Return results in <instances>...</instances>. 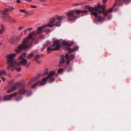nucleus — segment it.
<instances>
[{"instance_id":"nucleus-41","label":"nucleus","mask_w":131,"mask_h":131,"mask_svg":"<svg viewBox=\"0 0 131 131\" xmlns=\"http://www.w3.org/2000/svg\"><path fill=\"white\" fill-rule=\"evenodd\" d=\"M131 2V0H125L124 3L128 4L129 3Z\"/></svg>"},{"instance_id":"nucleus-6","label":"nucleus","mask_w":131,"mask_h":131,"mask_svg":"<svg viewBox=\"0 0 131 131\" xmlns=\"http://www.w3.org/2000/svg\"><path fill=\"white\" fill-rule=\"evenodd\" d=\"M54 26V25L53 24H48L39 27L37 28V31H36L33 32L34 34V35H35L36 34H39L42 32L43 31V29L47 27H52Z\"/></svg>"},{"instance_id":"nucleus-49","label":"nucleus","mask_w":131,"mask_h":131,"mask_svg":"<svg viewBox=\"0 0 131 131\" xmlns=\"http://www.w3.org/2000/svg\"><path fill=\"white\" fill-rule=\"evenodd\" d=\"M36 61V62L38 64H39L40 63V62L38 60H35Z\"/></svg>"},{"instance_id":"nucleus-40","label":"nucleus","mask_w":131,"mask_h":131,"mask_svg":"<svg viewBox=\"0 0 131 131\" xmlns=\"http://www.w3.org/2000/svg\"><path fill=\"white\" fill-rule=\"evenodd\" d=\"M113 7L111 8L108 9V10H107L108 14L107 15V16L109 14L108 13H111L113 11Z\"/></svg>"},{"instance_id":"nucleus-60","label":"nucleus","mask_w":131,"mask_h":131,"mask_svg":"<svg viewBox=\"0 0 131 131\" xmlns=\"http://www.w3.org/2000/svg\"><path fill=\"white\" fill-rule=\"evenodd\" d=\"M24 31L25 32V34H26L27 31L26 30H24Z\"/></svg>"},{"instance_id":"nucleus-44","label":"nucleus","mask_w":131,"mask_h":131,"mask_svg":"<svg viewBox=\"0 0 131 131\" xmlns=\"http://www.w3.org/2000/svg\"><path fill=\"white\" fill-rule=\"evenodd\" d=\"M93 10L95 11H98L99 9L97 7H95L93 8Z\"/></svg>"},{"instance_id":"nucleus-14","label":"nucleus","mask_w":131,"mask_h":131,"mask_svg":"<svg viewBox=\"0 0 131 131\" xmlns=\"http://www.w3.org/2000/svg\"><path fill=\"white\" fill-rule=\"evenodd\" d=\"M20 60V61H19L18 63H19V65L18 66H19L20 64L24 66H25L27 64V60L26 59H22Z\"/></svg>"},{"instance_id":"nucleus-18","label":"nucleus","mask_w":131,"mask_h":131,"mask_svg":"<svg viewBox=\"0 0 131 131\" xmlns=\"http://www.w3.org/2000/svg\"><path fill=\"white\" fill-rule=\"evenodd\" d=\"M56 72L54 71H51L49 72V74L48 76L46 77L47 78L49 79L51 77L53 76L55 74Z\"/></svg>"},{"instance_id":"nucleus-1","label":"nucleus","mask_w":131,"mask_h":131,"mask_svg":"<svg viewBox=\"0 0 131 131\" xmlns=\"http://www.w3.org/2000/svg\"><path fill=\"white\" fill-rule=\"evenodd\" d=\"M25 84L24 82L22 81L17 82L12 86V90H7V92L8 93L10 92L21 87L19 91V93L20 94L24 95L27 92V90L25 89Z\"/></svg>"},{"instance_id":"nucleus-55","label":"nucleus","mask_w":131,"mask_h":131,"mask_svg":"<svg viewBox=\"0 0 131 131\" xmlns=\"http://www.w3.org/2000/svg\"><path fill=\"white\" fill-rule=\"evenodd\" d=\"M24 28V27H20L19 29V30H20L21 29H22Z\"/></svg>"},{"instance_id":"nucleus-9","label":"nucleus","mask_w":131,"mask_h":131,"mask_svg":"<svg viewBox=\"0 0 131 131\" xmlns=\"http://www.w3.org/2000/svg\"><path fill=\"white\" fill-rule=\"evenodd\" d=\"M14 9L13 7H10V8H7L5 10H1L0 12L2 14V15H8L9 14L8 12L9 11H12V10Z\"/></svg>"},{"instance_id":"nucleus-20","label":"nucleus","mask_w":131,"mask_h":131,"mask_svg":"<svg viewBox=\"0 0 131 131\" xmlns=\"http://www.w3.org/2000/svg\"><path fill=\"white\" fill-rule=\"evenodd\" d=\"M1 29H0V35L2 34L4 31L5 30V28L3 25H1Z\"/></svg>"},{"instance_id":"nucleus-51","label":"nucleus","mask_w":131,"mask_h":131,"mask_svg":"<svg viewBox=\"0 0 131 131\" xmlns=\"http://www.w3.org/2000/svg\"><path fill=\"white\" fill-rule=\"evenodd\" d=\"M89 7H90L89 6H85L84 8L85 9H88V8H89Z\"/></svg>"},{"instance_id":"nucleus-12","label":"nucleus","mask_w":131,"mask_h":131,"mask_svg":"<svg viewBox=\"0 0 131 131\" xmlns=\"http://www.w3.org/2000/svg\"><path fill=\"white\" fill-rule=\"evenodd\" d=\"M75 57V56L73 54H71L69 55L68 53H66L65 55V58L67 59H68L70 61L73 60Z\"/></svg>"},{"instance_id":"nucleus-48","label":"nucleus","mask_w":131,"mask_h":131,"mask_svg":"<svg viewBox=\"0 0 131 131\" xmlns=\"http://www.w3.org/2000/svg\"><path fill=\"white\" fill-rule=\"evenodd\" d=\"M1 77L3 81L4 82L5 81L6 79L5 78L2 77V76H1Z\"/></svg>"},{"instance_id":"nucleus-43","label":"nucleus","mask_w":131,"mask_h":131,"mask_svg":"<svg viewBox=\"0 0 131 131\" xmlns=\"http://www.w3.org/2000/svg\"><path fill=\"white\" fill-rule=\"evenodd\" d=\"M62 70L63 69H62L60 68L58 70L57 72L58 73H60L62 72Z\"/></svg>"},{"instance_id":"nucleus-47","label":"nucleus","mask_w":131,"mask_h":131,"mask_svg":"<svg viewBox=\"0 0 131 131\" xmlns=\"http://www.w3.org/2000/svg\"><path fill=\"white\" fill-rule=\"evenodd\" d=\"M112 15H110L108 16L107 17V19L108 20H110L112 18Z\"/></svg>"},{"instance_id":"nucleus-45","label":"nucleus","mask_w":131,"mask_h":131,"mask_svg":"<svg viewBox=\"0 0 131 131\" xmlns=\"http://www.w3.org/2000/svg\"><path fill=\"white\" fill-rule=\"evenodd\" d=\"M21 69V68L20 67H19L18 68H16V70L17 71H18V72L20 71Z\"/></svg>"},{"instance_id":"nucleus-53","label":"nucleus","mask_w":131,"mask_h":131,"mask_svg":"<svg viewBox=\"0 0 131 131\" xmlns=\"http://www.w3.org/2000/svg\"><path fill=\"white\" fill-rule=\"evenodd\" d=\"M70 63V61L69 60H67L66 61L67 64L68 65Z\"/></svg>"},{"instance_id":"nucleus-4","label":"nucleus","mask_w":131,"mask_h":131,"mask_svg":"<svg viewBox=\"0 0 131 131\" xmlns=\"http://www.w3.org/2000/svg\"><path fill=\"white\" fill-rule=\"evenodd\" d=\"M59 42V40H55L52 45L48 47L47 50L48 51V53H49L52 51L59 50L61 47Z\"/></svg>"},{"instance_id":"nucleus-54","label":"nucleus","mask_w":131,"mask_h":131,"mask_svg":"<svg viewBox=\"0 0 131 131\" xmlns=\"http://www.w3.org/2000/svg\"><path fill=\"white\" fill-rule=\"evenodd\" d=\"M21 1L20 0H17L16 1L17 3H19L21 2Z\"/></svg>"},{"instance_id":"nucleus-3","label":"nucleus","mask_w":131,"mask_h":131,"mask_svg":"<svg viewBox=\"0 0 131 131\" xmlns=\"http://www.w3.org/2000/svg\"><path fill=\"white\" fill-rule=\"evenodd\" d=\"M16 56L15 53L7 55L6 56V58L7 59V63L8 65L10 64L7 68L8 70L10 69L11 67H15L19 65V64L18 62L13 61L14 58Z\"/></svg>"},{"instance_id":"nucleus-24","label":"nucleus","mask_w":131,"mask_h":131,"mask_svg":"<svg viewBox=\"0 0 131 131\" xmlns=\"http://www.w3.org/2000/svg\"><path fill=\"white\" fill-rule=\"evenodd\" d=\"M97 6L98 9H99L98 12L99 14H100L101 13V9L102 8V6L100 4H97Z\"/></svg>"},{"instance_id":"nucleus-2","label":"nucleus","mask_w":131,"mask_h":131,"mask_svg":"<svg viewBox=\"0 0 131 131\" xmlns=\"http://www.w3.org/2000/svg\"><path fill=\"white\" fill-rule=\"evenodd\" d=\"M34 34V32L30 33L27 37L24 38L22 41L23 43L20 44L16 49V52L19 53L23 49H27L28 48V46L26 44L28 42L30 39L32 38Z\"/></svg>"},{"instance_id":"nucleus-50","label":"nucleus","mask_w":131,"mask_h":131,"mask_svg":"<svg viewBox=\"0 0 131 131\" xmlns=\"http://www.w3.org/2000/svg\"><path fill=\"white\" fill-rule=\"evenodd\" d=\"M45 31L47 32L48 33H49L51 32V31L49 29H46Z\"/></svg>"},{"instance_id":"nucleus-17","label":"nucleus","mask_w":131,"mask_h":131,"mask_svg":"<svg viewBox=\"0 0 131 131\" xmlns=\"http://www.w3.org/2000/svg\"><path fill=\"white\" fill-rule=\"evenodd\" d=\"M88 11L87 10H77L75 11V13L78 14L80 13H88Z\"/></svg>"},{"instance_id":"nucleus-34","label":"nucleus","mask_w":131,"mask_h":131,"mask_svg":"<svg viewBox=\"0 0 131 131\" xmlns=\"http://www.w3.org/2000/svg\"><path fill=\"white\" fill-rule=\"evenodd\" d=\"M20 11L21 12L26 13L27 15H28L30 13V11H26L24 9H21Z\"/></svg>"},{"instance_id":"nucleus-28","label":"nucleus","mask_w":131,"mask_h":131,"mask_svg":"<svg viewBox=\"0 0 131 131\" xmlns=\"http://www.w3.org/2000/svg\"><path fill=\"white\" fill-rule=\"evenodd\" d=\"M65 60L64 58H62L61 59V61L59 63V64L58 65V66L59 67H60V64H63L65 61Z\"/></svg>"},{"instance_id":"nucleus-33","label":"nucleus","mask_w":131,"mask_h":131,"mask_svg":"<svg viewBox=\"0 0 131 131\" xmlns=\"http://www.w3.org/2000/svg\"><path fill=\"white\" fill-rule=\"evenodd\" d=\"M66 69L67 71L69 72L71 71L72 69V67L71 66H69L68 67H66Z\"/></svg>"},{"instance_id":"nucleus-7","label":"nucleus","mask_w":131,"mask_h":131,"mask_svg":"<svg viewBox=\"0 0 131 131\" xmlns=\"http://www.w3.org/2000/svg\"><path fill=\"white\" fill-rule=\"evenodd\" d=\"M6 15H2V16L3 17V19L9 23H15L16 21L14 19H13L10 16H8L7 17H5Z\"/></svg>"},{"instance_id":"nucleus-35","label":"nucleus","mask_w":131,"mask_h":131,"mask_svg":"<svg viewBox=\"0 0 131 131\" xmlns=\"http://www.w3.org/2000/svg\"><path fill=\"white\" fill-rule=\"evenodd\" d=\"M55 21V19L53 18H51L49 20V22L50 24H53L54 23Z\"/></svg>"},{"instance_id":"nucleus-36","label":"nucleus","mask_w":131,"mask_h":131,"mask_svg":"<svg viewBox=\"0 0 131 131\" xmlns=\"http://www.w3.org/2000/svg\"><path fill=\"white\" fill-rule=\"evenodd\" d=\"M32 92L31 91H27V93H26L27 96H29L30 95L32 94Z\"/></svg>"},{"instance_id":"nucleus-19","label":"nucleus","mask_w":131,"mask_h":131,"mask_svg":"<svg viewBox=\"0 0 131 131\" xmlns=\"http://www.w3.org/2000/svg\"><path fill=\"white\" fill-rule=\"evenodd\" d=\"M105 16L102 17L100 15L99 16L97 17V20L99 21L102 22L104 21L105 19Z\"/></svg>"},{"instance_id":"nucleus-8","label":"nucleus","mask_w":131,"mask_h":131,"mask_svg":"<svg viewBox=\"0 0 131 131\" xmlns=\"http://www.w3.org/2000/svg\"><path fill=\"white\" fill-rule=\"evenodd\" d=\"M17 94L16 93H13L10 95H6L4 96L2 100L4 101H6L10 100L12 98L16 96Z\"/></svg>"},{"instance_id":"nucleus-23","label":"nucleus","mask_w":131,"mask_h":131,"mask_svg":"<svg viewBox=\"0 0 131 131\" xmlns=\"http://www.w3.org/2000/svg\"><path fill=\"white\" fill-rule=\"evenodd\" d=\"M62 44L63 46H71V45H70L69 43L65 41H63L62 42Z\"/></svg>"},{"instance_id":"nucleus-62","label":"nucleus","mask_w":131,"mask_h":131,"mask_svg":"<svg viewBox=\"0 0 131 131\" xmlns=\"http://www.w3.org/2000/svg\"><path fill=\"white\" fill-rule=\"evenodd\" d=\"M11 70L12 71H13L14 70V69L13 68L11 69Z\"/></svg>"},{"instance_id":"nucleus-64","label":"nucleus","mask_w":131,"mask_h":131,"mask_svg":"<svg viewBox=\"0 0 131 131\" xmlns=\"http://www.w3.org/2000/svg\"><path fill=\"white\" fill-rule=\"evenodd\" d=\"M39 1H44L45 0H39Z\"/></svg>"},{"instance_id":"nucleus-42","label":"nucleus","mask_w":131,"mask_h":131,"mask_svg":"<svg viewBox=\"0 0 131 131\" xmlns=\"http://www.w3.org/2000/svg\"><path fill=\"white\" fill-rule=\"evenodd\" d=\"M88 10L90 12H93V8L92 7H89V8H88Z\"/></svg>"},{"instance_id":"nucleus-26","label":"nucleus","mask_w":131,"mask_h":131,"mask_svg":"<svg viewBox=\"0 0 131 131\" xmlns=\"http://www.w3.org/2000/svg\"><path fill=\"white\" fill-rule=\"evenodd\" d=\"M65 17V16H61L57 17V19L58 20H62L64 19Z\"/></svg>"},{"instance_id":"nucleus-22","label":"nucleus","mask_w":131,"mask_h":131,"mask_svg":"<svg viewBox=\"0 0 131 131\" xmlns=\"http://www.w3.org/2000/svg\"><path fill=\"white\" fill-rule=\"evenodd\" d=\"M6 71L4 70L0 71V76H2V75H6Z\"/></svg>"},{"instance_id":"nucleus-32","label":"nucleus","mask_w":131,"mask_h":131,"mask_svg":"<svg viewBox=\"0 0 131 131\" xmlns=\"http://www.w3.org/2000/svg\"><path fill=\"white\" fill-rule=\"evenodd\" d=\"M49 80V82L52 83L55 80V78L54 77H52L50 78Z\"/></svg>"},{"instance_id":"nucleus-21","label":"nucleus","mask_w":131,"mask_h":131,"mask_svg":"<svg viewBox=\"0 0 131 131\" xmlns=\"http://www.w3.org/2000/svg\"><path fill=\"white\" fill-rule=\"evenodd\" d=\"M48 69L47 68H46V69L45 70L44 73H43L41 74V75H39L40 76H40L41 75L42 77L44 76H45L46 75H47L48 73Z\"/></svg>"},{"instance_id":"nucleus-29","label":"nucleus","mask_w":131,"mask_h":131,"mask_svg":"<svg viewBox=\"0 0 131 131\" xmlns=\"http://www.w3.org/2000/svg\"><path fill=\"white\" fill-rule=\"evenodd\" d=\"M50 43V42L49 41H46L44 45V47H46L49 45Z\"/></svg>"},{"instance_id":"nucleus-16","label":"nucleus","mask_w":131,"mask_h":131,"mask_svg":"<svg viewBox=\"0 0 131 131\" xmlns=\"http://www.w3.org/2000/svg\"><path fill=\"white\" fill-rule=\"evenodd\" d=\"M48 79L47 77L43 78L41 80V81L40 83V85H45L47 82V81Z\"/></svg>"},{"instance_id":"nucleus-38","label":"nucleus","mask_w":131,"mask_h":131,"mask_svg":"<svg viewBox=\"0 0 131 131\" xmlns=\"http://www.w3.org/2000/svg\"><path fill=\"white\" fill-rule=\"evenodd\" d=\"M41 58V56L40 55L38 54L36 55L34 58L35 60H38L40 58Z\"/></svg>"},{"instance_id":"nucleus-27","label":"nucleus","mask_w":131,"mask_h":131,"mask_svg":"<svg viewBox=\"0 0 131 131\" xmlns=\"http://www.w3.org/2000/svg\"><path fill=\"white\" fill-rule=\"evenodd\" d=\"M91 15H93L96 18L98 16L97 13L95 12H92L91 13Z\"/></svg>"},{"instance_id":"nucleus-57","label":"nucleus","mask_w":131,"mask_h":131,"mask_svg":"<svg viewBox=\"0 0 131 131\" xmlns=\"http://www.w3.org/2000/svg\"><path fill=\"white\" fill-rule=\"evenodd\" d=\"M102 2L103 4H105L106 3V2L105 1V0H102Z\"/></svg>"},{"instance_id":"nucleus-46","label":"nucleus","mask_w":131,"mask_h":131,"mask_svg":"<svg viewBox=\"0 0 131 131\" xmlns=\"http://www.w3.org/2000/svg\"><path fill=\"white\" fill-rule=\"evenodd\" d=\"M44 37V35L43 34H41L39 35V38L41 39L43 38Z\"/></svg>"},{"instance_id":"nucleus-59","label":"nucleus","mask_w":131,"mask_h":131,"mask_svg":"<svg viewBox=\"0 0 131 131\" xmlns=\"http://www.w3.org/2000/svg\"><path fill=\"white\" fill-rule=\"evenodd\" d=\"M30 14H31V12H30ZM34 13V11H31V14H33Z\"/></svg>"},{"instance_id":"nucleus-58","label":"nucleus","mask_w":131,"mask_h":131,"mask_svg":"<svg viewBox=\"0 0 131 131\" xmlns=\"http://www.w3.org/2000/svg\"><path fill=\"white\" fill-rule=\"evenodd\" d=\"M7 76L9 77H11V75L10 74H7Z\"/></svg>"},{"instance_id":"nucleus-5","label":"nucleus","mask_w":131,"mask_h":131,"mask_svg":"<svg viewBox=\"0 0 131 131\" xmlns=\"http://www.w3.org/2000/svg\"><path fill=\"white\" fill-rule=\"evenodd\" d=\"M67 15L68 17L67 19L69 21H72L76 19L77 18L80 17V16L75 13V11L72 10L67 13Z\"/></svg>"},{"instance_id":"nucleus-56","label":"nucleus","mask_w":131,"mask_h":131,"mask_svg":"<svg viewBox=\"0 0 131 131\" xmlns=\"http://www.w3.org/2000/svg\"><path fill=\"white\" fill-rule=\"evenodd\" d=\"M31 7L32 8H36L37 7L36 6H31Z\"/></svg>"},{"instance_id":"nucleus-30","label":"nucleus","mask_w":131,"mask_h":131,"mask_svg":"<svg viewBox=\"0 0 131 131\" xmlns=\"http://www.w3.org/2000/svg\"><path fill=\"white\" fill-rule=\"evenodd\" d=\"M22 98V97L20 96H19L16 97H15V100L17 101H19Z\"/></svg>"},{"instance_id":"nucleus-37","label":"nucleus","mask_w":131,"mask_h":131,"mask_svg":"<svg viewBox=\"0 0 131 131\" xmlns=\"http://www.w3.org/2000/svg\"><path fill=\"white\" fill-rule=\"evenodd\" d=\"M61 24V22L60 21H58L56 22L55 24V25L57 27H59Z\"/></svg>"},{"instance_id":"nucleus-10","label":"nucleus","mask_w":131,"mask_h":131,"mask_svg":"<svg viewBox=\"0 0 131 131\" xmlns=\"http://www.w3.org/2000/svg\"><path fill=\"white\" fill-rule=\"evenodd\" d=\"M125 0H116L115 2V4L113 6V7H114L116 5L120 6L124 3Z\"/></svg>"},{"instance_id":"nucleus-15","label":"nucleus","mask_w":131,"mask_h":131,"mask_svg":"<svg viewBox=\"0 0 131 131\" xmlns=\"http://www.w3.org/2000/svg\"><path fill=\"white\" fill-rule=\"evenodd\" d=\"M39 75H37L32 78L28 82V84L30 85L32 83L33 81H35L37 80L40 77Z\"/></svg>"},{"instance_id":"nucleus-63","label":"nucleus","mask_w":131,"mask_h":131,"mask_svg":"<svg viewBox=\"0 0 131 131\" xmlns=\"http://www.w3.org/2000/svg\"><path fill=\"white\" fill-rule=\"evenodd\" d=\"M81 16H84V15L83 14H81Z\"/></svg>"},{"instance_id":"nucleus-61","label":"nucleus","mask_w":131,"mask_h":131,"mask_svg":"<svg viewBox=\"0 0 131 131\" xmlns=\"http://www.w3.org/2000/svg\"><path fill=\"white\" fill-rule=\"evenodd\" d=\"M28 2H30L31 0H26Z\"/></svg>"},{"instance_id":"nucleus-31","label":"nucleus","mask_w":131,"mask_h":131,"mask_svg":"<svg viewBox=\"0 0 131 131\" xmlns=\"http://www.w3.org/2000/svg\"><path fill=\"white\" fill-rule=\"evenodd\" d=\"M34 56V54L33 53H30L27 57L28 59H29L33 57Z\"/></svg>"},{"instance_id":"nucleus-39","label":"nucleus","mask_w":131,"mask_h":131,"mask_svg":"<svg viewBox=\"0 0 131 131\" xmlns=\"http://www.w3.org/2000/svg\"><path fill=\"white\" fill-rule=\"evenodd\" d=\"M39 82H37L35 84H33L32 86V88H35L37 85L39 84Z\"/></svg>"},{"instance_id":"nucleus-13","label":"nucleus","mask_w":131,"mask_h":131,"mask_svg":"<svg viewBox=\"0 0 131 131\" xmlns=\"http://www.w3.org/2000/svg\"><path fill=\"white\" fill-rule=\"evenodd\" d=\"M105 5H103L102 6V9L101 11V13L102 12L103 13L104 16H107L108 14L107 10H105Z\"/></svg>"},{"instance_id":"nucleus-11","label":"nucleus","mask_w":131,"mask_h":131,"mask_svg":"<svg viewBox=\"0 0 131 131\" xmlns=\"http://www.w3.org/2000/svg\"><path fill=\"white\" fill-rule=\"evenodd\" d=\"M66 48V50H67L68 51V53H71L72 52H74L78 50L79 48V47L78 46H75L72 49H71V48L70 47H67Z\"/></svg>"},{"instance_id":"nucleus-52","label":"nucleus","mask_w":131,"mask_h":131,"mask_svg":"<svg viewBox=\"0 0 131 131\" xmlns=\"http://www.w3.org/2000/svg\"><path fill=\"white\" fill-rule=\"evenodd\" d=\"M32 29V28H28L27 29V30L30 31L31 30V29Z\"/></svg>"},{"instance_id":"nucleus-25","label":"nucleus","mask_w":131,"mask_h":131,"mask_svg":"<svg viewBox=\"0 0 131 131\" xmlns=\"http://www.w3.org/2000/svg\"><path fill=\"white\" fill-rule=\"evenodd\" d=\"M26 56V53L25 52H24L21 54L20 56L19 57L20 59H24Z\"/></svg>"}]
</instances>
